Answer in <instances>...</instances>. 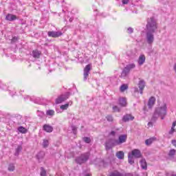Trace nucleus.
<instances>
[{
    "label": "nucleus",
    "instance_id": "1",
    "mask_svg": "<svg viewBox=\"0 0 176 176\" xmlns=\"http://www.w3.org/2000/svg\"><path fill=\"white\" fill-rule=\"evenodd\" d=\"M167 115V104L164 103L162 105L155 109V111L152 118V120L155 121L158 118H161L162 120L164 119V117Z\"/></svg>",
    "mask_w": 176,
    "mask_h": 176
},
{
    "label": "nucleus",
    "instance_id": "2",
    "mask_svg": "<svg viewBox=\"0 0 176 176\" xmlns=\"http://www.w3.org/2000/svg\"><path fill=\"white\" fill-rule=\"evenodd\" d=\"M157 30V21L153 17L148 19L146 27V32H156Z\"/></svg>",
    "mask_w": 176,
    "mask_h": 176
},
{
    "label": "nucleus",
    "instance_id": "3",
    "mask_svg": "<svg viewBox=\"0 0 176 176\" xmlns=\"http://www.w3.org/2000/svg\"><path fill=\"white\" fill-rule=\"evenodd\" d=\"M155 32H146V42L148 45H152L155 42Z\"/></svg>",
    "mask_w": 176,
    "mask_h": 176
},
{
    "label": "nucleus",
    "instance_id": "4",
    "mask_svg": "<svg viewBox=\"0 0 176 176\" xmlns=\"http://www.w3.org/2000/svg\"><path fill=\"white\" fill-rule=\"evenodd\" d=\"M89 153L82 154L80 157L76 159V162L78 164H82V163L87 162V160H89Z\"/></svg>",
    "mask_w": 176,
    "mask_h": 176
},
{
    "label": "nucleus",
    "instance_id": "5",
    "mask_svg": "<svg viewBox=\"0 0 176 176\" xmlns=\"http://www.w3.org/2000/svg\"><path fill=\"white\" fill-rule=\"evenodd\" d=\"M69 98V92H67L66 94L60 96L56 100V104H61V102H64L66 100Z\"/></svg>",
    "mask_w": 176,
    "mask_h": 176
},
{
    "label": "nucleus",
    "instance_id": "6",
    "mask_svg": "<svg viewBox=\"0 0 176 176\" xmlns=\"http://www.w3.org/2000/svg\"><path fill=\"white\" fill-rule=\"evenodd\" d=\"M116 141L115 140H110L107 141L105 144V148L107 151H109V149H112L113 146H116Z\"/></svg>",
    "mask_w": 176,
    "mask_h": 176
},
{
    "label": "nucleus",
    "instance_id": "7",
    "mask_svg": "<svg viewBox=\"0 0 176 176\" xmlns=\"http://www.w3.org/2000/svg\"><path fill=\"white\" fill-rule=\"evenodd\" d=\"M115 141L117 145L124 144V142H126V141H127V135H121L119 136L118 140H115Z\"/></svg>",
    "mask_w": 176,
    "mask_h": 176
},
{
    "label": "nucleus",
    "instance_id": "8",
    "mask_svg": "<svg viewBox=\"0 0 176 176\" xmlns=\"http://www.w3.org/2000/svg\"><path fill=\"white\" fill-rule=\"evenodd\" d=\"M91 69V65H87L84 69V80H87L89 78V74H90V70Z\"/></svg>",
    "mask_w": 176,
    "mask_h": 176
},
{
    "label": "nucleus",
    "instance_id": "9",
    "mask_svg": "<svg viewBox=\"0 0 176 176\" xmlns=\"http://www.w3.org/2000/svg\"><path fill=\"white\" fill-rule=\"evenodd\" d=\"M129 155H131L132 157H136L139 159L140 157H142V154H141V151L139 149H133L131 153H129Z\"/></svg>",
    "mask_w": 176,
    "mask_h": 176
},
{
    "label": "nucleus",
    "instance_id": "10",
    "mask_svg": "<svg viewBox=\"0 0 176 176\" xmlns=\"http://www.w3.org/2000/svg\"><path fill=\"white\" fill-rule=\"evenodd\" d=\"M47 35L51 38H58V36H61L63 35V33L61 32L50 31L47 32Z\"/></svg>",
    "mask_w": 176,
    "mask_h": 176
},
{
    "label": "nucleus",
    "instance_id": "11",
    "mask_svg": "<svg viewBox=\"0 0 176 176\" xmlns=\"http://www.w3.org/2000/svg\"><path fill=\"white\" fill-rule=\"evenodd\" d=\"M145 60H146V58L145 57V55L144 54H140L139 56V58L138 59V64L141 67V65H144L145 63Z\"/></svg>",
    "mask_w": 176,
    "mask_h": 176
},
{
    "label": "nucleus",
    "instance_id": "12",
    "mask_svg": "<svg viewBox=\"0 0 176 176\" xmlns=\"http://www.w3.org/2000/svg\"><path fill=\"white\" fill-rule=\"evenodd\" d=\"M109 176H133V175L130 173L123 174V173H120L118 170H114L110 173Z\"/></svg>",
    "mask_w": 176,
    "mask_h": 176
},
{
    "label": "nucleus",
    "instance_id": "13",
    "mask_svg": "<svg viewBox=\"0 0 176 176\" xmlns=\"http://www.w3.org/2000/svg\"><path fill=\"white\" fill-rule=\"evenodd\" d=\"M138 87L140 89V94H143L144 89H145V81L140 80L138 83Z\"/></svg>",
    "mask_w": 176,
    "mask_h": 176
},
{
    "label": "nucleus",
    "instance_id": "14",
    "mask_svg": "<svg viewBox=\"0 0 176 176\" xmlns=\"http://www.w3.org/2000/svg\"><path fill=\"white\" fill-rule=\"evenodd\" d=\"M155 102H156V98L153 96L151 97L148 100V107L151 109L155 105Z\"/></svg>",
    "mask_w": 176,
    "mask_h": 176
},
{
    "label": "nucleus",
    "instance_id": "15",
    "mask_svg": "<svg viewBox=\"0 0 176 176\" xmlns=\"http://www.w3.org/2000/svg\"><path fill=\"white\" fill-rule=\"evenodd\" d=\"M7 90H8V91H10V94L11 96H14V94H16V85H12L11 86L8 87Z\"/></svg>",
    "mask_w": 176,
    "mask_h": 176
},
{
    "label": "nucleus",
    "instance_id": "16",
    "mask_svg": "<svg viewBox=\"0 0 176 176\" xmlns=\"http://www.w3.org/2000/svg\"><path fill=\"white\" fill-rule=\"evenodd\" d=\"M41 54H42V53L38 50H34L32 52V56L34 57V58H39Z\"/></svg>",
    "mask_w": 176,
    "mask_h": 176
},
{
    "label": "nucleus",
    "instance_id": "17",
    "mask_svg": "<svg viewBox=\"0 0 176 176\" xmlns=\"http://www.w3.org/2000/svg\"><path fill=\"white\" fill-rule=\"evenodd\" d=\"M16 19L17 16L12 14H8L6 16V20H8V21H14Z\"/></svg>",
    "mask_w": 176,
    "mask_h": 176
},
{
    "label": "nucleus",
    "instance_id": "18",
    "mask_svg": "<svg viewBox=\"0 0 176 176\" xmlns=\"http://www.w3.org/2000/svg\"><path fill=\"white\" fill-rule=\"evenodd\" d=\"M123 122H130V120H134V117L130 114H126L122 118Z\"/></svg>",
    "mask_w": 176,
    "mask_h": 176
},
{
    "label": "nucleus",
    "instance_id": "19",
    "mask_svg": "<svg viewBox=\"0 0 176 176\" xmlns=\"http://www.w3.org/2000/svg\"><path fill=\"white\" fill-rule=\"evenodd\" d=\"M119 104L121 107H126L127 105V100L126 98H120L119 99Z\"/></svg>",
    "mask_w": 176,
    "mask_h": 176
},
{
    "label": "nucleus",
    "instance_id": "20",
    "mask_svg": "<svg viewBox=\"0 0 176 176\" xmlns=\"http://www.w3.org/2000/svg\"><path fill=\"white\" fill-rule=\"evenodd\" d=\"M43 130L46 131V133H52L53 131V126L49 124H45L43 126Z\"/></svg>",
    "mask_w": 176,
    "mask_h": 176
},
{
    "label": "nucleus",
    "instance_id": "21",
    "mask_svg": "<svg viewBox=\"0 0 176 176\" xmlns=\"http://www.w3.org/2000/svg\"><path fill=\"white\" fill-rule=\"evenodd\" d=\"M140 166L143 170H146V168H148V166L146 164V160L145 159L142 158L140 160Z\"/></svg>",
    "mask_w": 176,
    "mask_h": 176
},
{
    "label": "nucleus",
    "instance_id": "22",
    "mask_svg": "<svg viewBox=\"0 0 176 176\" xmlns=\"http://www.w3.org/2000/svg\"><path fill=\"white\" fill-rule=\"evenodd\" d=\"M69 105H72V101H69L68 103H66L60 107V109L62 111H67V109L69 108Z\"/></svg>",
    "mask_w": 176,
    "mask_h": 176
},
{
    "label": "nucleus",
    "instance_id": "23",
    "mask_svg": "<svg viewBox=\"0 0 176 176\" xmlns=\"http://www.w3.org/2000/svg\"><path fill=\"white\" fill-rule=\"evenodd\" d=\"M116 157L120 160L124 159V153L123 151H118L116 153Z\"/></svg>",
    "mask_w": 176,
    "mask_h": 176
},
{
    "label": "nucleus",
    "instance_id": "24",
    "mask_svg": "<svg viewBox=\"0 0 176 176\" xmlns=\"http://www.w3.org/2000/svg\"><path fill=\"white\" fill-rule=\"evenodd\" d=\"M120 129L117 128L114 131H111L109 133V135H111V137H115V135H118V134H120V132H119Z\"/></svg>",
    "mask_w": 176,
    "mask_h": 176
},
{
    "label": "nucleus",
    "instance_id": "25",
    "mask_svg": "<svg viewBox=\"0 0 176 176\" xmlns=\"http://www.w3.org/2000/svg\"><path fill=\"white\" fill-rule=\"evenodd\" d=\"M129 74H130V72L124 67L122 72L121 73V78H126Z\"/></svg>",
    "mask_w": 176,
    "mask_h": 176
},
{
    "label": "nucleus",
    "instance_id": "26",
    "mask_svg": "<svg viewBox=\"0 0 176 176\" xmlns=\"http://www.w3.org/2000/svg\"><path fill=\"white\" fill-rule=\"evenodd\" d=\"M156 140V138L153 137V138H150L149 139H147L145 141V144L146 145H151L153 142H154V141Z\"/></svg>",
    "mask_w": 176,
    "mask_h": 176
},
{
    "label": "nucleus",
    "instance_id": "27",
    "mask_svg": "<svg viewBox=\"0 0 176 176\" xmlns=\"http://www.w3.org/2000/svg\"><path fill=\"white\" fill-rule=\"evenodd\" d=\"M21 151H23V146H18L16 147V148L15 149V153H14V155L15 156H19L20 152H21Z\"/></svg>",
    "mask_w": 176,
    "mask_h": 176
},
{
    "label": "nucleus",
    "instance_id": "28",
    "mask_svg": "<svg viewBox=\"0 0 176 176\" xmlns=\"http://www.w3.org/2000/svg\"><path fill=\"white\" fill-rule=\"evenodd\" d=\"M134 68H135V64L134 63H130L125 67V69H128L129 72L131 71V69H134Z\"/></svg>",
    "mask_w": 176,
    "mask_h": 176
},
{
    "label": "nucleus",
    "instance_id": "29",
    "mask_svg": "<svg viewBox=\"0 0 176 176\" xmlns=\"http://www.w3.org/2000/svg\"><path fill=\"white\" fill-rule=\"evenodd\" d=\"M54 113H56L54 110L50 109L46 111L47 116H50V118H52V116H54Z\"/></svg>",
    "mask_w": 176,
    "mask_h": 176
},
{
    "label": "nucleus",
    "instance_id": "30",
    "mask_svg": "<svg viewBox=\"0 0 176 176\" xmlns=\"http://www.w3.org/2000/svg\"><path fill=\"white\" fill-rule=\"evenodd\" d=\"M128 89H129V85H127L126 84H123L120 87V91H121V93H123V91H124L125 90H127Z\"/></svg>",
    "mask_w": 176,
    "mask_h": 176
},
{
    "label": "nucleus",
    "instance_id": "31",
    "mask_svg": "<svg viewBox=\"0 0 176 176\" xmlns=\"http://www.w3.org/2000/svg\"><path fill=\"white\" fill-rule=\"evenodd\" d=\"M128 162L129 164H134V157H132L131 154L129 153Z\"/></svg>",
    "mask_w": 176,
    "mask_h": 176
},
{
    "label": "nucleus",
    "instance_id": "32",
    "mask_svg": "<svg viewBox=\"0 0 176 176\" xmlns=\"http://www.w3.org/2000/svg\"><path fill=\"white\" fill-rule=\"evenodd\" d=\"M45 157V153L44 152H40L37 154V159L38 160H42L43 157Z\"/></svg>",
    "mask_w": 176,
    "mask_h": 176
},
{
    "label": "nucleus",
    "instance_id": "33",
    "mask_svg": "<svg viewBox=\"0 0 176 176\" xmlns=\"http://www.w3.org/2000/svg\"><path fill=\"white\" fill-rule=\"evenodd\" d=\"M176 151L175 149H171L168 153V157L170 158L174 157V155H175Z\"/></svg>",
    "mask_w": 176,
    "mask_h": 176
},
{
    "label": "nucleus",
    "instance_id": "34",
    "mask_svg": "<svg viewBox=\"0 0 176 176\" xmlns=\"http://www.w3.org/2000/svg\"><path fill=\"white\" fill-rule=\"evenodd\" d=\"M18 131L19 133H22L23 134H25V133H27V129L23 126H19L18 128Z\"/></svg>",
    "mask_w": 176,
    "mask_h": 176
},
{
    "label": "nucleus",
    "instance_id": "35",
    "mask_svg": "<svg viewBox=\"0 0 176 176\" xmlns=\"http://www.w3.org/2000/svg\"><path fill=\"white\" fill-rule=\"evenodd\" d=\"M43 148H47L49 146V140L44 139L42 144Z\"/></svg>",
    "mask_w": 176,
    "mask_h": 176
},
{
    "label": "nucleus",
    "instance_id": "36",
    "mask_svg": "<svg viewBox=\"0 0 176 176\" xmlns=\"http://www.w3.org/2000/svg\"><path fill=\"white\" fill-rule=\"evenodd\" d=\"M15 168L14 164H10L8 165V171H13Z\"/></svg>",
    "mask_w": 176,
    "mask_h": 176
},
{
    "label": "nucleus",
    "instance_id": "37",
    "mask_svg": "<svg viewBox=\"0 0 176 176\" xmlns=\"http://www.w3.org/2000/svg\"><path fill=\"white\" fill-rule=\"evenodd\" d=\"M41 176H47L46 175V170H45V168H43V167L41 168V173H40Z\"/></svg>",
    "mask_w": 176,
    "mask_h": 176
},
{
    "label": "nucleus",
    "instance_id": "38",
    "mask_svg": "<svg viewBox=\"0 0 176 176\" xmlns=\"http://www.w3.org/2000/svg\"><path fill=\"white\" fill-rule=\"evenodd\" d=\"M83 141L84 142H86V144H90V142H91V140H90V138L85 137L83 138Z\"/></svg>",
    "mask_w": 176,
    "mask_h": 176
},
{
    "label": "nucleus",
    "instance_id": "39",
    "mask_svg": "<svg viewBox=\"0 0 176 176\" xmlns=\"http://www.w3.org/2000/svg\"><path fill=\"white\" fill-rule=\"evenodd\" d=\"M106 119L107 122H113V117H112V116H107Z\"/></svg>",
    "mask_w": 176,
    "mask_h": 176
},
{
    "label": "nucleus",
    "instance_id": "40",
    "mask_svg": "<svg viewBox=\"0 0 176 176\" xmlns=\"http://www.w3.org/2000/svg\"><path fill=\"white\" fill-rule=\"evenodd\" d=\"M113 112H120V109L118 106H113Z\"/></svg>",
    "mask_w": 176,
    "mask_h": 176
},
{
    "label": "nucleus",
    "instance_id": "41",
    "mask_svg": "<svg viewBox=\"0 0 176 176\" xmlns=\"http://www.w3.org/2000/svg\"><path fill=\"white\" fill-rule=\"evenodd\" d=\"M0 89L6 90V85H5V84H3L2 82H0Z\"/></svg>",
    "mask_w": 176,
    "mask_h": 176
},
{
    "label": "nucleus",
    "instance_id": "42",
    "mask_svg": "<svg viewBox=\"0 0 176 176\" xmlns=\"http://www.w3.org/2000/svg\"><path fill=\"white\" fill-rule=\"evenodd\" d=\"M127 32L128 34H133V32H134V29H133V28H129L127 29Z\"/></svg>",
    "mask_w": 176,
    "mask_h": 176
},
{
    "label": "nucleus",
    "instance_id": "43",
    "mask_svg": "<svg viewBox=\"0 0 176 176\" xmlns=\"http://www.w3.org/2000/svg\"><path fill=\"white\" fill-rule=\"evenodd\" d=\"M176 130L175 128L171 127L170 130L169 131V134L171 135L175 133Z\"/></svg>",
    "mask_w": 176,
    "mask_h": 176
},
{
    "label": "nucleus",
    "instance_id": "44",
    "mask_svg": "<svg viewBox=\"0 0 176 176\" xmlns=\"http://www.w3.org/2000/svg\"><path fill=\"white\" fill-rule=\"evenodd\" d=\"M133 93H134L135 96V94H138V93H139L138 87H135L134 88Z\"/></svg>",
    "mask_w": 176,
    "mask_h": 176
},
{
    "label": "nucleus",
    "instance_id": "45",
    "mask_svg": "<svg viewBox=\"0 0 176 176\" xmlns=\"http://www.w3.org/2000/svg\"><path fill=\"white\" fill-rule=\"evenodd\" d=\"M123 5H127L129 3V0H122Z\"/></svg>",
    "mask_w": 176,
    "mask_h": 176
},
{
    "label": "nucleus",
    "instance_id": "46",
    "mask_svg": "<svg viewBox=\"0 0 176 176\" xmlns=\"http://www.w3.org/2000/svg\"><path fill=\"white\" fill-rule=\"evenodd\" d=\"M19 38L16 36L13 37L12 39V42H16V41H17Z\"/></svg>",
    "mask_w": 176,
    "mask_h": 176
},
{
    "label": "nucleus",
    "instance_id": "47",
    "mask_svg": "<svg viewBox=\"0 0 176 176\" xmlns=\"http://www.w3.org/2000/svg\"><path fill=\"white\" fill-rule=\"evenodd\" d=\"M172 144L173 145V146H175V148H176V140H172Z\"/></svg>",
    "mask_w": 176,
    "mask_h": 176
},
{
    "label": "nucleus",
    "instance_id": "48",
    "mask_svg": "<svg viewBox=\"0 0 176 176\" xmlns=\"http://www.w3.org/2000/svg\"><path fill=\"white\" fill-rule=\"evenodd\" d=\"M175 126H176V121L173 122L172 124V127L175 129Z\"/></svg>",
    "mask_w": 176,
    "mask_h": 176
},
{
    "label": "nucleus",
    "instance_id": "49",
    "mask_svg": "<svg viewBox=\"0 0 176 176\" xmlns=\"http://www.w3.org/2000/svg\"><path fill=\"white\" fill-rule=\"evenodd\" d=\"M148 126L151 127V126H153V123L151 122H148Z\"/></svg>",
    "mask_w": 176,
    "mask_h": 176
},
{
    "label": "nucleus",
    "instance_id": "50",
    "mask_svg": "<svg viewBox=\"0 0 176 176\" xmlns=\"http://www.w3.org/2000/svg\"><path fill=\"white\" fill-rule=\"evenodd\" d=\"M27 98H30V96H26V97L24 98L25 100H27Z\"/></svg>",
    "mask_w": 176,
    "mask_h": 176
},
{
    "label": "nucleus",
    "instance_id": "51",
    "mask_svg": "<svg viewBox=\"0 0 176 176\" xmlns=\"http://www.w3.org/2000/svg\"><path fill=\"white\" fill-rule=\"evenodd\" d=\"M72 20H73L72 18H70V19H69L70 23H72Z\"/></svg>",
    "mask_w": 176,
    "mask_h": 176
},
{
    "label": "nucleus",
    "instance_id": "52",
    "mask_svg": "<svg viewBox=\"0 0 176 176\" xmlns=\"http://www.w3.org/2000/svg\"><path fill=\"white\" fill-rule=\"evenodd\" d=\"M41 116H42V115H43V113L41 112Z\"/></svg>",
    "mask_w": 176,
    "mask_h": 176
}]
</instances>
